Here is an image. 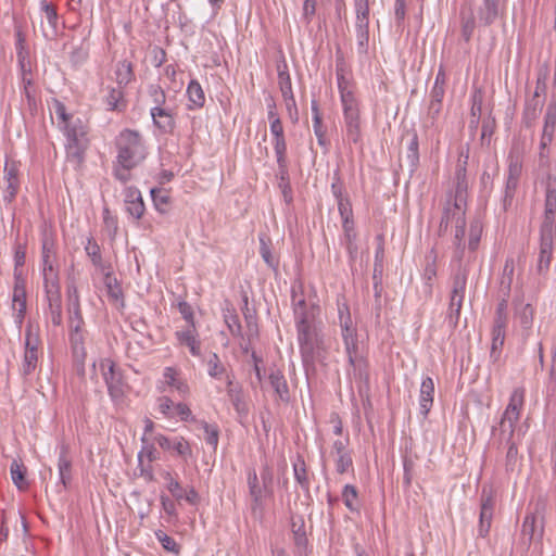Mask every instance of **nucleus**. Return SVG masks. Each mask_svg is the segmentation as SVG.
Listing matches in <instances>:
<instances>
[{
  "label": "nucleus",
  "mask_w": 556,
  "mask_h": 556,
  "mask_svg": "<svg viewBox=\"0 0 556 556\" xmlns=\"http://www.w3.org/2000/svg\"><path fill=\"white\" fill-rule=\"evenodd\" d=\"M468 197V181L466 168L458 166L455 173V187L447 194L446 202L443 207V215L440 223L441 229H446L448 224L454 225L453 237V257L452 261L462 264L465 258L466 244V207Z\"/></svg>",
  "instance_id": "1"
},
{
  "label": "nucleus",
  "mask_w": 556,
  "mask_h": 556,
  "mask_svg": "<svg viewBox=\"0 0 556 556\" xmlns=\"http://www.w3.org/2000/svg\"><path fill=\"white\" fill-rule=\"evenodd\" d=\"M116 156L113 162V176L122 184L131 179V170L148 156V146L138 131L125 128L115 138Z\"/></svg>",
  "instance_id": "2"
},
{
  "label": "nucleus",
  "mask_w": 556,
  "mask_h": 556,
  "mask_svg": "<svg viewBox=\"0 0 556 556\" xmlns=\"http://www.w3.org/2000/svg\"><path fill=\"white\" fill-rule=\"evenodd\" d=\"M53 113L66 137L67 161L78 166L83 163L87 149V125L80 117L67 113L65 105L59 100L53 101Z\"/></svg>",
  "instance_id": "3"
},
{
  "label": "nucleus",
  "mask_w": 556,
  "mask_h": 556,
  "mask_svg": "<svg viewBox=\"0 0 556 556\" xmlns=\"http://www.w3.org/2000/svg\"><path fill=\"white\" fill-rule=\"evenodd\" d=\"M336 76L346 138L353 143H357L361 140V116L359 102L355 94V87L342 68L337 67Z\"/></svg>",
  "instance_id": "4"
},
{
  "label": "nucleus",
  "mask_w": 556,
  "mask_h": 556,
  "mask_svg": "<svg viewBox=\"0 0 556 556\" xmlns=\"http://www.w3.org/2000/svg\"><path fill=\"white\" fill-rule=\"evenodd\" d=\"M525 394L526 391L522 387H516L511 391L508 404L501 416L498 426L493 427V435L498 439L500 443L522 438L520 430L517 429V424L525 405Z\"/></svg>",
  "instance_id": "5"
},
{
  "label": "nucleus",
  "mask_w": 556,
  "mask_h": 556,
  "mask_svg": "<svg viewBox=\"0 0 556 556\" xmlns=\"http://www.w3.org/2000/svg\"><path fill=\"white\" fill-rule=\"evenodd\" d=\"M296 339L306 369L314 367L317 361L325 358L327 348L320 325L296 330Z\"/></svg>",
  "instance_id": "6"
},
{
  "label": "nucleus",
  "mask_w": 556,
  "mask_h": 556,
  "mask_svg": "<svg viewBox=\"0 0 556 556\" xmlns=\"http://www.w3.org/2000/svg\"><path fill=\"white\" fill-rule=\"evenodd\" d=\"M99 365L102 378L108 388V393L113 403L119 404L125 395V383L123 381L122 372L116 367L111 358H100L99 362H93L92 367Z\"/></svg>",
  "instance_id": "7"
},
{
  "label": "nucleus",
  "mask_w": 556,
  "mask_h": 556,
  "mask_svg": "<svg viewBox=\"0 0 556 556\" xmlns=\"http://www.w3.org/2000/svg\"><path fill=\"white\" fill-rule=\"evenodd\" d=\"M341 337L344 343L345 353L348 355V361L351 367L353 368L354 376L363 379L367 376L366 371V361L358 353V338H357V329L356 326L340 329Z\"/></svg>",
  "instance_id": "8"
},
{
  "label": "nucleus",
  "mask_w": 556,
  "mask_h": 556,
  "mask_svg": "<svg viewBox=\"0 0 556 556\" xmlns=\"http://www.w3.org/2000/svg\"><path fill=\"white\" fill-rule=\"evenodd\" d=\"M466 286L467 274L465 270L459 269L453 277L450 304L446 313V320L451 327H456L459 321Z\"/></svg>",
  "instance_id": "9"
},
{
  "label": "nucleus",
  "mask_w": 556,
  "mask_h": 556,
  "mask_svg": "<svg viewBox=\"0 0 556 556\" xmlns=\"http://www.w3.org/2000/svg\"><path fill=\"white\" fill-rule=\"evenodd\" d=\"M40 339L31 324H28L25 331L24 356L20 367L23 377L30 376L38 365V348Z\"/></svg>",
  "instance_id": "10"
},
{
  "label": "nucleus",
  "mask_w": 556,
  "mask_h": 556,
  "mask_svg": "<svg viewBox=\"0 0 556 556\" xmlns=\"http://www.w3.org/2000/svg\"><path fill=\"white\" fill-rule=\"evenodd\" d=\"M555 230L556 228L548 226V224L541 225L540 250L536 265L539 273H544L549 268L553 254Z\"/></svg>",
  "instance_id": "11"
},
{
  "label": "nucleus",
  "mask_w": 556,
  "mask_h": 556,
  "mask_svg": "<svg viewBox=\"0 0 556 556\" xmlns=\"http://www.w3.org/2000/svg\"><path fill=\"white\" fill-rule=\"evenodd\" d=\"M3 200L7 203H11L20 189V163L14 160H5L3 168Z\"/></svg>",
  "instance_id": "12"
},
{
  "label": "nucleus",
  "mask_w": 556,
  "mask_h": 556,
  "mask_svg": "<svg viewBox=\"0 0 556 556\" xmlns=\"http://www.w3.org/2000/svg\"><path fill=\"white\" fill-rule=\"evenodd\" d=\"M43 278V287L47 302L56 303L58 299L61 298V287L59 279V271L54 264L46 262V266L41 269Z\"/></svg>",
  "instance_id": "13"
},
{
  "label": "nucleus",
  "mask_w": 556,
  "mask_h": 556,
  "mask_svg": "<svg viewBox=\"0 0 556 556\" xmlns=\"http://www.w3.org/2000/svg\"><path fill=\"white\" fill-rule=\"evenodd\" d=\"M556 213V175H548L545 181V211L544 220L542 224L556 228L555 226Z\"/></svg>",
  "instance_id": "14"
},
{
  "label": "nucleus",
  "mask_w": 556,
  "mask_h": 556,
  "mask_svg": "<svg viewBox=\"0 0 556 556\" xmlns=\"http://www.w3.org/2000/svg\"><path fill=\"white\" fill-rule=\"evenodd\" d=\"M70 343L77 374L84 376L85 362L87 357V352L85 349V332H70Z\"/></svg>",
  "instance_id": "15"
},
{
  "label": "nucleus",
  "mask_w": 556,
  "mask_h": 556,
  "mask_svg": "<svg viewBox=\"0 0 556 556\" xmlns=\"http://www.w3.org/2000/svg\"><path fill=\"white\" fill-rule=\"evenodd\" d=\"M162 383L164 387H159L162 391H166L168 388L176 391L181 397H186L189 394L190 389L187 381L179 377L177 369L174 367L164 368Z\"/></svg>",
  "instance_id": "16"
},
{
  "label": "nucleus",
  "mask_w": 556,
  "mask_h": 556,
  "mask_svg": "<svg viewBox=\"0 0 556 556\" xmlns=\"http://www.w3.org/2000/svg\"><path fill=\"white\" fill-rule=\"evenodd\" d=\"M126 212L136 219H140L144 213V203L141 192L136 187H127L124 190Z\"/></svg>",
  "instance_id": "17"
},
{
  "label": "nucleus",
  "mask_w": 556,
  "mask_h": 556,
  "mask_svg": "<svg viewBox=\"0 0 556 556\" xmlns=\"http://www.w3.org/2000/svg\"><path fill=\"white\" fill-rule=\"evenodd\" d=\"M501 0H482L477 9L478 21L483 26L492 25L500 16Z\"/></svg>",
  "instance_id": "18"
},
{
  "label": "nucleus",
  "mask_w": 556,
  "mask_h": 556,
  "mask_svg": "<svg viewBox=\"0 0 556 556\" xmlns=\"http://www.w3.org/2000/svg\"><path fill=\"white\" fill-rule=\"evenodd\" d=\"M166 486L167 490L172 493L176 501L185 500L187 503L191 505H195L199 501V494L194 490V488H190L189 490H185L180 483L174 479L170 473L166 475Z\"/></svg>",
  "instance_id": "19"
},
{
  "label": "nucleus",
  "mask_w": 556,
  "mask_h": 556,
  "mask_svg": "<svg viewBox=\"0 0 556 556\" xmlns=\"http://www.w3.org/2000/svg\"><path fill=\"white\" fill-rule=\"evenodd\" d=\"M150 115L152 117L154 126L163 132L172 131V129L174 128L173 110L167 108L166 105L159 108L152 106L150 109Z\"/></svg>",
  "instance_id": "20"
},
{
  "label": "nucleus",
  "mask_w": 556,
  "mask_h": 556,
  "mask_svg": "<svg viewBox=\"0 0 556 556\" xmlns=\"http://www.w3.org/2000/svg\"><path fill=\"white\" fill-rule=\"evenodd\" d=\"M521 532L529 542L541 540L544 532L543 519H539L535 513L527 514L522 522Z\"/></svg>",
  "instance_id": "21"
},
{
  "label": "nucleus",
  "mask_w": 556,
  "mask_h": 556,
  "mask_svg": "<svg viewBox=\"0 0 556 556\" xmlns=\"http://www.w3.org/2000/svg\"><path fill=\"white\" fill-rule=\"evenodd\" d=\"M434 395V382L431 377H425L419 390V409L424 417H427L432 404Z\"/></svg>",
  "instance_id": "22"
},
{
  "label": "nucleus",
  "mask_w": 556,
  "mask_h": 556,
  "mask_svg": "<svg viewBox=\"0 0 556 556\" xmlns=\"http://www.w3.org/2000/svg\"><path fill=\"white\" fill-rule=\"evenodd\" d=\"M59 459H58V470H59V480L63 484L64 488H67L72 475V460L68 457V446L65 443H61L59 445Z\"/></svg>",
  "instance_id": "23"
},
{
  "label": "nucleus",
  "mask_w": 556,
  "mask_h": 556,
  "mask_svg": "<svg viewBox=\"0 0 556 556\" xmlns=\"http://www.w3.org/2000/svg\"><path fill=\"white\" fill-rule=\"evenodd\" d=\"M523 166V153L519 147H513L507 156L506 177L520 180Z\"/></svg>",
  "instance_id": "24"
},
{
  "label": "nucleus",
  "mask_w": 556,
  "mask_h": 556,
  "mask_svg": "<svg viewBox=\"0 0 556 556\" xmlns=\"http://www.w3.org/2000/svg\"><path fill=\"white\" fill-rule=\"evenodd\" d=\"M176 336L181 344L189 348V351L193 356L200 355V341L193 324L189 325L184 330L177 331Z\"/></svg>",
  "instance_id": "25"
},
{
  "label": "nucleus",
  "mask_w": 556,
  "mask_h": 556,
  "mask_svg": "<svg viewBox=\"0 0 556 556\" xmlns=\"http://www.w3.org/2000/svg\"><path fill=\"white\" fill-rule=\"evenodd\" d=\"M506 327L501 325H493L492 327V342H491V351H490V359L493 363H496L502 353V349L505 341Z\"/></svg>",
  "instance_id": "26"
},
{
  "label": "nucleus",
  "mask_w": 556,
  "mask_h": 556,
  "mask_svg": "<svg viewBox=\"0 0 556 556\" xmlns=\"http://www.w3.org/2000/svg\"><path fill=\"white\" fill-rule=\"evenodd\" d=\"M316 311H317V308L314 305H309L308 307H306L302 311L293 313L295 329L296 330L305 329L308 327L319 325L316 321V315H317Z\"/></svg>",
  "instance_id": "27"
},
{
  "label": "nucleus",
  "mask_w": 556,
  "mask_h": 556,
  "mask_svg": "<svg viewBox=\"0 0 556 556\" xmlns=\"http://www.w3.org/2000/svg\"><path fill=\"white\" fill-rule=\"evenodd\" d=\"M187 96L190 101L189 109H200L205 103V96L202 86L197 79L190 80L187 87Z\"/></svg>",
  "instance_id": "28"
},
{
  "label": "nucleus",
  "mask_w": 556,
  "mask_h": 556,
  "mask_svg": "<svg viewBox=\"0 0 556 556\" xmlns=\"http://www.w3.org/2000/svg\"><path fill=\"white\" fill-rule=\"evenodd\" d=\"M311 110L313 116V129L314 134L317 137L318 144L321 147H327L326 139V130L323 127V118L319 112V106L316 100L311 102Z\"/></svg>",
  "instance_id": "29"
},
{
  "label": "nucleus",
  "mask_w": 556,
  "mask_h": 556,
  "mask_svg": "<svg viewBox=\"0 0 556 556\" xmlns=\"http://www.w3.org/2000/svg\"><path fill=\"white\" fill-rule=\"evenodd\" d=\"M269 383L281 401L289 400L288 383L280 370L276 369L270 371Z\"/></svg>",
  "instance_id": "30"
},
{
  "label": "nucleus",
  "mask_w": 556,
  "mask_h": 556,
  "mask_svg": "<svg viewBox=\"0 0 556 556\" xmlns=\"http://www.w3.org/2000/svg\"><path fill=\"white\" fill-rule=\"evenodd\" d=\"M278 78L282 98L286 101L288 111L291 113V109H295V100L293 98L290 76L286 72H279Z\"/></svg>",
  "instance_id": "31"
},
{
  "label": "nucleus",
  "mask_w": 556,
  "mask_h": 556,
  "mask_svg": "<svg viewBox=\"0 0 556 556\" xmlns=\"http://www.w3.org/2000/svg\"><path fill=\"white\" fill-rule=\"evenodd\" d=\"M293 475L296 483L301 486V489L304 492H308L311 482L306 470L305 460L301 456H298L296 460L293 463Z\"/></svg>",
  "instance_id": "32"
},
{
  "label": "nucleus",
  "mask_w": 556,
  "mask_h": 556,
  "mask_svg": "<svg viewBox=\"0 0 556 556\" xmlns=\"http://www.w3.org/2000/svg\"><path fill=\"white\" fill-rule=\"evenodd\" d=\"M104 285L108 291L109 299L113 301L116 305L123 306V291L117 279L113 277L110 273H108L104 277Z\"/></svg>",
  "instance_id": "33"
},
{
  "label": "nucleus",
  "mask_w": 556,
  "mask_h": 556,
  "mask_svg": "<svg viewBox=\"0 0 556 556\" xmlns=\"http://www.w3.org/2000/svg\"><path fill=\"white\" fill-rule=\"evenodd\" d=\"M445 90L431 89L430 91V100L428 106V117L432 121V123L438 118L442 111V101L444 97Z\"/></svg>",
  "instance_id": "34"
},
{
  "label": "nucleus",
  "mask_w": 556,
  "mask_h": 556,
  "mask_svg": "<svg viewBox=\"0 0 556 556\" xmlns=\"http://www.w3.org/2000/svg\"><path fill=\"white\" fill-rule=\"evenodd\" d=\"M337 306H338V324H339L340 329L356 326L352 319L350 306L343 296L338 298Z\"/></svg>",
  "instance_id": "35"
},
{
  "label": "nucleus",
  "mask_w": 556,
  "mask_h": 556,
  "mask_svg": "<svg viewBox=\"0 0 556 556\" xmlns=\"http://www.w3.org/2000/svg\"><path fill=\"white\" fill-rule=\"evenodd\" d=\"M116 83L118 87H126L132 79V66L128 61L118 62L115 70Z\"/></svg>",
  "instance_id": "36"
},
{
  "label": "nucleus",
  "mask_w": 556,
  "mask_h": 556,
  "mask_svg": "<svg viewBox=\"0 0 556 556\" xmlns=\"http://www.w3.org/2000/svg\"><path fill=\"white\" fill-rule=\"evenodd\" d=\"M224 320H225V324L232 337H235V338L243 337L239 316L235 312V309L226 308L224 311Z\"/></svg>",
  "instance_id": "37"
},
{
  "label": "nucleus",
  "mask_w": 556,
  "mask_h": 556,
  "mask_svg": "<svg viewBox=\"0 0 556 556\" xmlns=\"http://www.w3.org/2000/svg\"><path fill=\"white\" fill-rule=\"evenodd\" d=\"M10 473L14 485L18 490H26L28 486L27 481L25 480L26 469L23 464L17 460H13L10 466Z\"/></svg>",
  "instance_id": "38"
},
{
  "label": "nucleus",
  "mask_w": 556,
  "mask_h": 556,
  "mask_svg": "<svg viewBox=\"0 0 556 556\" xmlns=\"http://www.w3.org/2000/svg\"><path fill=\"white\" fill-rule=\"evenodd\" d=\"M482 231H483V226H482L481 220L473 219L470 223L469 235H468L467 249L470 252H475L478 249V245H479V242H480V239L482 236Z\"/></svg>",
  "instance_id": "39"
},
{
  "label": "nucleus",
  "mask_w": 556,
  "mask_h": 556,
  "mask_svg": "<svg viewBox=\"0 0 556 556\" xmlns=\"http://www.w3.org/2000/svg\"><path fill=\"white\" fill-rule=\"evenodd\" d=\"M556 128V104L549 103L544 114V125L542 135L554 138Z\"/></svg>",
  "instance_id": "40"
},
{
  "label": "nucleus",
  "mask_w": 556,
  "mask_h": 556,
  "mask_svg": "<svg viewBox=\"0 0 556 556\" xmlns=\"http://www.w3.org/2000/svg\"><path fill=\"white\" fill-rule=\"evenodd\" d=\"M150 193L155 210L161 214H166L170 199L168 192L163 189H152Z\"/></svg>",
  "instance_id": "41"
},
{
  "label": "nucleus",
  "mask_w": 556,
  "mask_h": 556,
  "mask_svg": "<svg viewBox=\"0 0 556 556\" xmlns=\"http://www.w3.org/2000/svg\"><path fill=\"white\" fill-rule=\"evenodd\" d=\"M342 501L345 507L351 511L358 510V493L354 485L345 484L342 490Z\"/></svg>",
  "instance_id": "42"
},
{
  "label": "nucleus",
  "mask_w": 556,
  "mask_h": 556,
  "mask_svg": "<svg viewBox=\"0 0 556 556\" xmlns=\"http://www.w3.org/2000/svg\"><path fill=\"white\" fill-rule=\"evenodd\" d=\"M207 374L211 378L220 379L226 375V367L222 364L219 356L216 353H212L207 361Z\"/></svg>",
  "instance_id": "43"
},
{
  "label": "nucleus",
  "mask_w": 556,
  "mask_h": 556,
  "mask_svg": "<svg viewBox=\"0 0 556 556\" xmlns=\"http://www.w3.org/2000/svg\"><path fill=\"white\" fill-rule=\"evenodd\" d=\"M172 450L187 462L192 456V448L189 442L180 435L173 438Z\"/></svg>",
  "instance_id": "44"
},
{
  "label": "nucleus",
  "mask_w": 556,
  "mask_h": 556,
  "mask_svg": "<svg viewBox=\"0 0 556 556\" xmlns=\"http://www.w3.org/2000/svg\"><path fill=\"white\" fill-rule=\"evenodd\" d=\"M40 10L43 13V15L51 28V35L54 36L56 34L58 20H59L58 12H56L55 8L52 4L48 3L46 0H42L40 2Z\"/></svg>",
  "instance_id": "45"
},
{
  "label": "nucleus",
  "mask_w": 556,
  "mask_h": 556,
  "mask_svg": "<svg viewBox=\"0 0 556 556\" xmlns=\"http://www.w3.org/2000/svg\"><path fill=\"white\" fill-rule=\"evenodd\" d=\"M275 154L277 157V164L281 173L286 172L287 168V143L285 137L282 138H274L273 140Z\"/></svg>",
  "instance_id": "46"
},
{
  "label": "nucleus",
  "mask_w": 556,
  "mask_h": 556,
  "mask_svg": "<svg viewBox=\"0 0 556 556\" xmlns=\"http://www.w3.org/2000/svg\"><path fill=\"white\" fill-rule=\"evenodd\" d=\"M291 303L293 313L302 311L309 305L306 303L303 295V288L301 283H293L291 287Z\"/></svg>",
  "instance_id": "47"
},
{
  "label": "nucleus",
  "mask_w": 556,
  "mask_h": 556,
  "mask_svg": "<svg viewBox=\"0 0 556 556\" xmlns=\"http://www.w3.org/2000/svg\"><path fill=\"white\" fill-rule=\"evenodd\" d=\"M260 254L268 267L273 269L277 268L278 261L273 255L269 242L266 240L264 236L260 237Z\"/></svg>",
  "instance_id": "48"
},
{
  "label": "nucleus",
  "mask_w": 556,
  "mask_h": 556,
  "mask_svg": "<svg viewBox=\"0 0 556 556\" xmlns=\"http://www.w3.org/2000/svg\"><path fill=\"white\" fill-rule=\"evenodd\" d=\"M175 405L176 404L174 403V401L167 395H162L156 399L157 410L165 418H174L175 417Z\"/></svg>",
  "instance_id": "49"
},
{
  "label": "nucleus",
  "mask_w": 556,
  "mask_h": 556,
  "mask_svg": "<svg viewBox=\"0 0 556 556\" xmlns=\"http://www.w3.org/2000/svg\"><path fill=\"white\" fill-rule=\"evenodd\" d=\"M494 504L495 503L491 491L483 488L481 493L480 509V515H482V518L493 517Z\"/></svg>",
  "instance_id": "50"
},
{
  "label": "nucleus",
  "mask_w": 556,
  "mask_h": 556,
  "mask_svg": "<svg viewBox=\"0 0 556 556\" xmlns=\"http://www.w3.org/2000/svg\"><path fill=\"white\" fill-rule=\"evenodd\" d=\"M154 534H155V538L157 539V541L161 543L162 547L165 551L170 552V553H173L175 555L179 554L180 547H179V545L177 544V542L173 538L167 535L162 530L155 531Z\"/></svg>",
  "instance_id": "51"
},
{
  "label": "nucleus",
  "mask_w": 556,
  "mask_h": 556,
  "mask_svg": "<svg viewBox=\"0 0 556 556\" xmlns=\"http://www.w3.org/2000/svg\"><path fill=\"white\" fill-rule=\"evenodd\" d=\"M147 460L148 465L157 459L156 450L152 444H149L148 441L143 443L142 448L138 453V463L141 471L143 472V463Z\"/></svg>",
  "instance_id": "52"
},
{
  "label": "nucleus",
  "mask_w": 556,
  "mask_h": 556,
  "mask_svg": "<svg viewBox=\"0 0 556 556\" xmlns=\"http://www.w3.org/2000/svg\"><path fill=\"white\" fill-rule=\"evenodd\" d=\"M85 251L87 255L90 257L92 264L97 267L102 266V256L99 244L92 239L88 238L87 243L85 245Z\"/></svg>",
  "instance_id": "53"
},
{
  "label": "nucleus",
  "mask_w": 556,
  "mask_h": 556,
  "mask_svg": "<svg viewBox=\"0 0 556 556\" xmlns=\"http://www.w3.org/2000/svg\"><path fill=\"white\" fill-rule=\"evenodd\" d=\"M514 271H515V262L513 258H507L505 261L502 278H501V286L507 290H510L513 279H514Z\"/></svg>",
  "instance_id": "54"
},
{
  "label": "nucleus",
  "mask_w": 556,
  "mask_h": 556,
  "mask_svg": "<svg viewBox=\"0 0 556 556\" xmlns=\"http://www.w3.org/2000/svg\"><path fill=\"white\" fill-rule=\"evenodd\" d=\"M475 27H476V20H475L472 12H470L468 15H466L464 12H462V36L466 41L470 40V38L473 34Z\"/></svg>",
  "instance_id": "55"
},
{
  "label": "nucleus",
  "mask_w": 556,
  "mask_h": 556,
  "mask_svg": "<svg viewBox=\"0 0 556 556\" xmlns=\"http://www.w3.org/2000/svg\"><path fill=\"white\" fill-rule=\"evenodd\" d=\"M122 88L123 87L110 88L108 90V94L105 96V103L109 110L114 111L119 109V102L124 97Z\"/></svg>",
  "instance_id": "56"
},
{
  "label": "nucleus",
  "mask_w": 556,
  "mask_h": 556,
  "mask_svg": "<svg viewBox=\"0 0 556 556\" xmlns=\"http://www.w3.org/2000/svg\"><path fill=\"white\" fill-rule=\"evenodd\" d=\"M149 97L153 106H163L166 104V94L160 85L152 84L148 88Z\"/></svg>",
  "instance_id": "57"
},
{
  "label": "nucleus",
  "mask_w": 556,
  "mask_h": 556,
  "mask_svg": "<svg viewBox=\"0 0 556 556\" xmlns=\"http://www.w3.org/2000/svg\"><path fill=\"white\" fill-rule=\"evenodd\" d=\"M203 430H204V440L205 442L211 445L214 450H216L218 445V439H219V430L218 427L215 425H211L207 422H203Z\"/></svg>",
  "instance_id": "58"
},
{
  "label": "nucleus",
  "mask_w": 556,
  "mask_h": 556,
  "mask_svg": "<svg viewBox=\"0 0 556 556\" xmlns=\"http://www.w3.org/2000/svg\"><path fill=\"white\" fill-rule=\"evenodd\" d=\"M227 394L238 413L245 410V403L243 401L242 391L240 388H228Z\"/></svg>",
  "instance_id": "59"
},
{
  "label": "nucleus",
  "mask_w": 556,
  "mask_h": 556,
  "mask_svg": "<svg viewBox=\"0 0 556 556\" xmlns=\"http://www.w3.org/2000/svg\"><path fill=\"white\" fill-rule=\"evenodd\" d=\"M520 442H521V439L504 442L507 445V453H506V468L507 469H513L516 464L517 456H518V444Z\"/></svg>",
  "instance_id": "60"
},
{
  "label": "nucleus",
  "mask_w": 556,
  "mask_h": 556,
  "mask_svg": "<svg viewBox=\"0 0 556 556\" xmlns=\"http://www.w3.org/2000/svg\"><path fill=\"white\" fill-rule=\"evenodd\" d=\"M517 317L525 329L530 328L533 320L532 306L530 304L522 305L517 312Z\"/></svg>",
  "instance_id": "61"
},
{
  "label": "nucleus",
  "mask_w": 556,
  "mask_h": 556,
  "mask_svg": "<svg viewBox=\"0 0 556 556\" xmlns=\"http://www.w3.org/2000/svg\"><path fill=\"white\" fill-rule=\"evenodd\" d=\"M162 509L167 515V521H173L178 519V513L176 508V504L173 500H170L168 496L161 495L160 497Z\"/></svg>",
  "instance_id": "62"
},
{
  "label": "nucleus",
  "mask_w": 556,
  "mask_h": 556,
  "mask_svg": "<svg viewBox=\"0 0 556 556\" xmlns=\"http://www.w3.org/2000/svg\"><path fill=\"white\" fill-rule=\"evenodd\" d=\"M103 224L104 231L111 239H114L117 233L118 224L117 219L114 216H111L109 210L106 208L104 210Z\"/></svg>",
  "instance_id": "63"
},
{
  "label": "nucleus",
  "mask_w": 556,
  "mask_h": 556,
  "mask_svg": "<svg viewBox=\"0 0 556 556\" xmlns=\"http://www.w3.org/2000/svg\"><path fill=\"white\" fill-rule=\"evenodd\" d=\"M437 276V267L434 262L428 263L424 269L422 278L425 280V285L427 288V292L431 294L432 292V281Z\"/></svg>",
  "instance_id": "64"
}]
</instances>
